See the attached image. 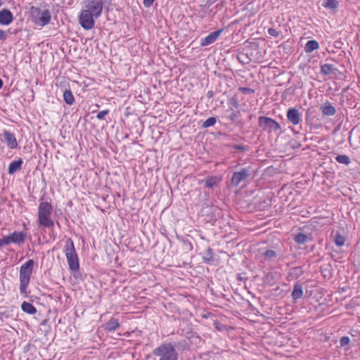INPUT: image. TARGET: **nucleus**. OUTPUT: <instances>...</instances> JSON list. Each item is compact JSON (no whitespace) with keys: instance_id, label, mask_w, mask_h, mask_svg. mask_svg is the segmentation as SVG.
Returning <instances> with one entry per match:
<instances>
[{"instance_id":"c03bdc74","label":"nucleus","mask_w":360,"mask_h":360,"mask_svg":"<svg viewBox=\"0 0 360 360\" xmlns=\"http://www.w3.org/2000/svg\"><path fill=\"white\" fill-rule=\"evenodd\" d=\"M346 241V238L344 236H342L339 232V247L343 245Z\"/></svg>"},{"instance_id":"423d86ee","label":"nucleus","mask_w":360,"mask_h":360,"mask_svg":"<svg viewBox=\"0 0 360 360\" xmlns=\"http://www.w3.org/2000/svg\"><path fill=\"white\" fill-rule=\"evenodd\" d=\"M29 13L32 22H49L51 18L49 6L46 4H41L39 7L32 6Z\"/></svg>"},{"instance_id":"13d9d810","label":"nucleus","mask_w":360,"mask_h":360,"mask_svg":"<svg viewBox=\"0 0 360 360\" xmlns=\"http://www.w3.org/2000/svg\"><path fill=\"white\" fill-rule=\"evenodd\" d=\"M3 85H4L3 80L0 78V89L2 88Z\"/></svg>"},{"instance_id":"58836bf2","label":"nucleus","mask_w":360,"mask_h":360,"mask_svg":"<svg viewBox=\"0 0 360 360\" xmlns=\"http://www.w3.org/2000/svg\"><path fill=\"white\" fill-rule=\"evenodd\" d=\"M293 271L292 274H294L296 276V277L300 276L303 274V271L301 266H297L292 269Z\"/></svg>"},{"instance_id":"bb28decb","label":"nucleus","mask_w":360,"mask_h":360,"mask_svg":"<svg viewBox=\"0 0 360 360\" xmlns=\"http://www.w3.org/2000/svg\"><path fill=\"white\" fill-rule=\"evenodd\" d=\"M319 48V43L316 40H309L304 46L306 53H311Z\"/></svg>"},{"instance_id":"e2e57ef3","label":"nucleus","mask_w":360,"mask_h":360,"mask_svg":"<svg viewBox=\"0 0 360 360\" xmlns=\"http://www.w3.org/2000/svg\"><path fill=\"white\" fill-rule=\"evenodd\" d=\"M41 26H44L46 24H44V23H41V24H39Z\"/></svg>"},{"instance_id":"c9c22d12","label":"nucleus","mask_w":360,"mask_h":360,"mask_svg":"<svg viewBox=\"0 0 360 360\" xmlns=\"http://www.w3.org/2000/svg\"><path fill=\"white\" fill-rule=\"evenodd\" d=\"M349 333L353 338V342H356V340L360 338V332L357 330L351 329Z\"/></svg>"},{"instance_id":"6e6552de","label":"nucleus","mask_w":360,"mask_h":360,"mask_svg":"<svg viewBox=\"0 0 360 360\" xmlns=\"http://www.w3.org/2000/svg\"><path fill=\"white\" fill-rule=\"evenodd\" d=\"M258 126L263 131H266L269 134L281 131L280 124L275 120L266 116H259L258 117Z\"/></svg>"},{"instance_id":"4d7b16f0","label":"nucleus","mask_w":360,"mask_h":360,"mask_svg":"<svg viewBox=\"0 0 360 360\" xmlns=\"http://www.w3.org/2000/svg\"><path fill=\"white\" fill-rule=\"evenodd\" d=\"M344 96H345L344 95H342V97L340 98V103H341V104L342 105H344V104H343V103H344V99H343Z\"/></svg>"},{"instance_id":"c85d7f7f","label":"nucleus","mask_w":360,"mask_h":360,"mask_svg":"<svg viewBox=\"0 0 360 360\" xmlns=\"http://www.w3.org/2000/svg\"><path fill=\"white\" fill-rule=\"evenodd\" d=\"M335 65L332 64H324L321 66V72L324 75L335 74Z\"/></svg>"},{"instance_id":"cd10ccee","label":"nucleus","mask_w":360,"mask_h":360,"mask_svg":"<svg viewBox=\"0 0 360 360\" xmlns=\"http://www.w3.org/2000/svg\"><path fill=\"white\" fill-rule=\"evenodd\" d=\"M203 260L207 264L214 261L213 250L211 248H208L204 252Z\"/></svg>"},{"instance_id":"b1692460","label":"nucleus","mask_w":360,"mask_h":360,"mask_svg":"<svg viewBox=\"0 0 360 360\" xmlns=\"http://www.w3.org/2000/svg\"><path fill=\"white\" fill-rule=\"evenodd\" d=\"M321 274L326 279H330L333 276V269L330 264H324L321 267Z\"/></svg>"},{"instance_id":"a211bd4d","label":"nucleus","mask_w":360,"mask_h":360,"mask_svg":"<svg viewBox=\"0 0 360 360\" xmlns=\"http://www.w3.org/2000/svg\"><path fill=\"white\" fill-rule=\"evenodd\" d=\"M120 327L118 319L111 318L105 325V329L109 332H114Z\"/></svg>"},{"instance_id":"393cba45","label":"nucleus","mask_w":360,"mask_h":360,"mask_svg":"<svg viewBox=\"0 0 360 360\" xmlns=\"http://www.w3.org/2000/svg\"><path fill=\"white\" fill-rule=\"evenodd\" d=\"M8 32H9L10 34H19L20 38L27 37L30 35L28 30H27L26 29L22 30V28H18V27L9 28L8 30Z\"/></svg>"},{"instance_id":"c756f323","label":"nucleus","mask_w":360,"mask_h":360,"mask_svg":"<svg viewBox=\"0 0 360 360\" xmlns=\"http://www.w3.org/2000/svg\"><path fill=\"white\" fill-rule=\"evenodd\" d=\"M353 341L349 336H342L340 340V347H345L346 350L350 348V345H352Z\"/></svg>"},{"instance_id":"72a5a7b5","label":"nucleus","mask_w":360,"mask_h":360,"mask_svg":"<svg viewBox=\"0 0 360 360\" xmlns=\"http://www.w3.org/2000/svg\"><path fill=\"white\" fill-rule=\"evenodd\" d=\"M322 6L328 9H335L337 6L336 0H323Z\"/></svg>"},{"instance_id":"7c9ffc66","label":"nucleus","mask_w":360,"mask_h":360,"mask_svg":"<svg viewBox=\"0 0 360 360\" xmlns=\"http://www.w3.org/2000/svg\"><path fill=\"white\" fill-rule=\"evenodd\" d=\"M226 112L229 113V119L232 122H236L238 117L240 116V112L239 111H235L231 108L227 109Z\"/></svg>"},{"instance_id":"39448f33","label":"nucleus","mask_w":360,"mask_h":360,"mask_svg":"<svg viewBox=\"0 0 360 360\" xmlns=\"http://www.w3.org/2000/svg\"><path fill=\"white\" fill-rule=\"evenodd\" d=\"M258 43L253 42L247 46L243 51L238 56V59L243 63H249L250 61H257L261 58Z\"/></svg>"},{"instance_id":"0e129e2a","label":"nucleus","mask_w":360,"mask_h":360,"mask_svg":"<svg viewBox=\"0 0 360 360\" xmlns=\"http://www.w3.org/2000/svg\"><path fill=\"white\" fill-rule=\"evenodd\" d=\"M252 116H253V115H251L250 116V119H252Z\"/></svg>"},{"instance_id":"4468645a","label":"nucleus","mask_w":360,"mask_h":360,"mask_svg":"<svg viewBox=\"0 0 360 360\" xmlns=\"http://www.w3.org/2000/svg\"><path fill=\"white\" fill-rule=\"evenodd\" d=\"M22 164L23 160L20 158L16 160L12 161L8 165V173L9 174H13L16 172L20 171L22 169Z\"/></svg>"},{"instance_id":"de8ad7c7","label":"nucleus","mask_w":360,"mask_h":360,"mask_svg":"<svg viewBox=\"0 0 360 360\" xmlns=\"http://www.w3.org/2000/svg\"><path fill=\"white\" fill-rule=\"evenodd\" d=\"M154 1L155 0H143V4L146 7L148 8L153 4Z\"/></svg>"},{"instance_id":"3c124183","label":"nucleus","mask_w":360,"mask_h":360,"mask_svg":"<svg viewBox=\"0 0 360 360\" xmlns=\"http://www.w3.org/2000/svg\"><path fill=\"white\" fill-rule=\"evenodd\" d=\"M206 96H207V97L208 98H212V97H213V96H214V93H213V91H207V94H206Z\"/></svg>"},{"instance_id":"412c9836","label":"nucleus","mask_w":360,"mask_h":360,"mask_svg":"<svg viewBox=\"0 0 360 360\" xmlns=\"http://www.w3.org/2000/svg\"><path fill=\"white\" fill-rule=\"evenodd\" d=\"M221 216V210L217 207L212 208L210 214L208 215L210 222L215 223Z\"/></svg>"},{"instance_id":"6e6d98bb","label":"nucleus","mask_w":360,"mask_h":360,"mask_svg":"<svg viewBox=\"0 0 360 360\" xmlns=\"http://www.w3.org/2000/svg\"><path fill=\"white\" fill-rule=\"evenodd\" d=\"M165 232H167V230H165V232H163L162 234L165 236L168 241L171 242L170 239L169 238L168 236L165 233Z\"/></svg>"},{"instance_id":"473e14b6","label":"nucleus","mask_w":360,"mask_h":360,"mask_svg":"<svg viewBox=\"0 0 360 360\" xmlns=\"http://www.w3.org/2000/svg\"><path fill=\"white\" fill-rule=\"evenodd\" d=\"M217 122V119L214 117H210L207 119L201 125L202 129L208 128L214 126Z\"/></svg>"},{"instance_id":"f03ea898","label":"nucleus","mask_w":360,"mask_h":360,"mask_svg":"<svg viewBox=\"0 0 360 360\" xmlns=\"http://www.w3.org/2000/svg\"><path fill=\"white\" fill-rule=\"evenodd\" d=\"M43 200L44 197L39 199L37 221L39 226L49 229L54 226V221L51 219L53 206L51 202L43 201Z\"/></svg>"},{"instance_id":"09e8293b","label":"nucleus","mask_w":360,"mask_h":360,"mask_svg":"<svg viewBox=\"0 0 360 360\" xmlns=\"http://www.w3.org/2000/svg\"><path fill=\"white\" fill-rule=\"evenodd\" d=\"M6 38V32L0 30V40H5Z\"/></svg>"},{"instance_id":"e433bc0d","label":"nucleus","mask_w":360,"mask_h":360,"mask_svg":"<svg viewBox=\"0 0 360 360\" xmlns=\"http://www.w3.org/2000/svg\"><path fill=\"white\" fill-rule=\"evenodd\" d=\"M339 163L347 165L350 163V158L346 155H339Z\"/></svg>"},{"instance_id":"5fc2aeb1","label":"nucleus","mask_w":360,"mask_h":360,"mask_svg":"<svg viewBox=\"0 0 360 360\" xmlns=\"http://www.w3.org/2000/svg\"><path fill=\"white\" fill-rule=\"evenodd\" d=\"M165 232H167V230H165V232H163L162 234L165 236L168 241L171 242L170 239L169 238L168 236L165 233Z\"/></svg>"},{"instance_id":"a18cd8bd","label":"nucleus","mask_w":360,"mask_h":360,"mask_svg":"<svg viewBox=\"0 0 360 360\" xmlns=\"http://www.w3.org/2000/svg\"><path fill=\"white\" fill-rule=\"evenodd\" d=\"M230 104L232 107L235 108H239V103L234 98H231L230 101Z\"/></svg>"},{"instance_id":"37998d69","label":"nucleus","mask_w":360,"mask_h":360,"mask_svg":"<svg viewBox=\"0 0 360 360\" xmlns=\"http://www.w3.org/2000/svg\"><path fill=\"white\" fill-rule=\"evenodd\" d=\"M82 28L86 30L89 31L94 28L95 24H80Z\"/></svg>"},{"instance_id":"79ce46f5","label":"nucleus","mask_w":360,"mask_h":360,"mask_svg":"<svg viewBox=\"0 0 360 360\" xmlns=\"http://www.w3.org/2000/svg\"><path fill=\"white\" fill-rule=\"evenodd\" d=\"M232 147L235 150L245 152L248 146H245L243 145H233Z\"/></svg>"},{"instance_id":"8fccbe9b","label":"nucleus","mask_w":360,"mask_h":360,"mask_svg":"<svg viewBox=\"0 0 360 360\" xmlns=\"http://www.w3.org/2000/svg\"><path fill=\"white\" fill-rule=\"evenodd\" d=\"M345 226L347 227L346 221L345 220H340L339 221V229L342 228L343 229Z\"/></svg>"},{"instance_id":"2eb2a0df","label":"nucleus","mask_w":360,"mask_h":360,"mask_svg":"<svg viewBox=\"0 0 360 360\" xmlns=\"http://www.w3.org/2000/svg\"><path fill=\"white\" fill-rule=\"evenodd\" d=\"M172 346L179 352H184L191 349V343L188 340L184 339L179 342H174Z\"/></svg>"},{"instance_id":"6ab92c4d","label":"nucleus","mask_w":360,"mask_h":360,"mask_svg":"<svg viewBox=\"0 0 360 360\" xmlns=\"http://www.w3.org/2000/svg\"><path fill=\"white\" fill-rule=\"evenodd\" d=\"M321 110L323 114L327 116L333 115L336 112L335 108L329 102H326L321 106Z\"/></svg>"},{"instance_id":"a19ab883","label":"nucleus","mask_w":360,"mask_h":360,"mask_svg":"<svg viewBox=\"0 0 360 360\" xmlns=\"http://www.w3.org/2000/svg\"><path fill=\"white\" fill-rule=\"evenodd\" d=\"M330 240L338 246V231H333L330 236Z\"/></svg>"},{"instance_id":"f3484780","label":"nucleus","mask_w":360,"mask_h":360,"mask_svg":"<svg viewBox=\"0 0 360 360\" xmlns=\"http://www.w3.org/2000/svg\"><path fill=\"white\" fill-rule=\"evenodd\" d=\"M13 16L10 10L4 8L0 11V22H12Z\"/></svg>"},{"instance_id":"f8f14e48","label":"nucleus","mask_w":360,"mask_h":360,"mask_svg":"<svg viewBox=\"0 0 360 360\" xmlns=\"http://www.w3.org/2000/svg\"><path fill=\"white\" fill-rule=\"evenodd\" d=\"M288 120L294 125L298 124L301 121V113L295 108H290L286 113Z\"/></svg>"},{"instance_id":"0eeeda50","label":"nucleus","mask_w":360,"mask_h":360,"mask_svg":"<svg viewBox=\"0 0 360 360\" xmlns=\"http://www.w3.org/2000/svg\"><path fill=\"white\" fill-rule=\"evenodd\" d=\"M159 360H178V353L172 343H163L152 352Z\"/></svg>"},{"instance_id":"ea45409f","label":"nucleus","mask_w":360,"mask_h":360,"mask_svg":"<svg viewBox=\"0 0 360 360\" xmlns=\"http://www.w3.org/2000/svg\"><path fill=\"white\" fill-rule=\"evenodd\" d=\"M268 33L272 37H278L280 35L281 32L274 28H269L268 30Z\"/></svg>"},{"instance_id":"49530a36","label":"nucleus","mask_w":360,"mask_h":360,"mask_svg":"<svg viewBox=\"0 0 360 360\" xmlns=\"http://www.w3.org/2000/svg\"><path fill=\"white\" fill-rule=\"evenodd\" d=\"M240 91L243 94H250V93H253L254 92L253 89H252L250 88H248V87H243V88L240 89Z\"/></svg>"},{"instance_id":"4be33fe9","label":"nucleus","mask_w":360,"mask_h":360,"mask_svg":"<svg viewBox=\"0 0 360 360\" xmlns=\"http://www.w3.org/2000/svg\"><path fill=\"white\" fill-rule=\"evenodd\" d=\"M21 309L22 310L29 314H34L37 312L36 307L32 304L28 302L24 301L21 304Z\"/></svg>"},{"instance_id":"f704fd0d","label":"nucleus","mask_w":360,"mask_h":360,"mask_svg":"<svg viewBox=\"0 0 360 360\" xmlns=\"http://www.w3.org/2000/svg\"><path fill=\"white\" fill-rule=\"evenodd\" d=\"M263 255L265 257V259L270 260L274 258L277 255V254L276 251L273 250H267L264 252Z\"/></svg>"},{"instance_id":"603ef678","label":"nucleus","mask_w":360,"mask_h":360,"mask_svg":"<svg viewBox=\"0 0 360 360\" xmlns=\"http://www.w3.org/2000/svg\"><path fill=\"white\" fill-rule=\"evenodd\" d=\"M344 77H345V76L344 75V74H342L340 70H339V77H338V79H343Z\"/></svg>"},{"instance_id":"dca6fc26","label":"nucleus","mask_w":360,"mask_h":360,"mask_svg":"<svg viewBox=\"0 0 360 360\" xmlns=\"http://www.w3.org/2000/svg\"><path fill=\"white\" fill-rule=\"evenodd\" d=\"M291 296L294 301H297L303 296V287L302 284L297 282L294 284Z\"/></svg>"},{"instance_id":"4c0bfd02","label":"nucleus","mask_w":360,"mask_h":360,"mask_svg":"<svg viewBox=\"0 0 360 360\" xmlns=\"http://www.w3.org/2000/svg\"><path fill=\"white\" fill-rule=\"evenodd\" d=\"M109 110H104L102 111H100L96 115V118L99 120H103L105 119V117L109 114Z\"/></svg>"},{"instance_id":"5701e85b","label":"nucleus","mask_w":360,"mask_h":360,"mask_svg":"<svg viewBox=\"0 0 360 360\" xmlns=\"http://www.w3.org/2000/svg\"><path fill=\"white\" fill-rule=\"evenodd\" d=\"M221 181V179L217 176H208L205 179V186L207 188H213L217 186Z\"/></svg>"},{"instance_id":"ddd939ff","label":"nucleus","mask_w":360,"mask_h":360,"mask_svg":"<svg viewBox=\"0 0 360 360\" xmlns=\"http://www.w3.org/2000/svg\"><path fill=\"white\" fill-rule=\"evenodd\" d=\"M3 137L9 148L14 149L17 148L18 142L13 133L5 130L3 132Z\"/></svg>"},{"instance_id":"7ed1b4c3","label":"nucleus","mask_w":360,"mask_h":360,"mask_svg":"<svg viewBox=\"0 0 360 360\" xmlns=\"http://www.w3.org/2000/svg\"><path fill=\"white\" fill-rule=\"evenodd\" d=\"M34 262L29 259L20 268V292L27 296V288L30 281V278L34 269Z\"/></svg>"},{"instance_id":"9d476101","label":"nucleus","mask_w":360,"mask_h":360,"mask_svg":"<svg viewBox=\"0 0 360 360\" xmlns=\"http://www.w3.org/2000/svg\"><path fill=\"white\" fill-rule=\"evenodd\" d=\"M26 238V233L22 231H14L8 236H3L0 238V248L11 243L20 244L22 243Z\"/></svg>"},{"instance_id":"f257e3e1","label":"nucleus","mask_w":360,"mask_h":360,"mask_svg":"<svg viewBox=\"0 0 360 360\" xmlns=\"http://www.w3.org/2000/svg\"><path fill=\"white\" fill-rule=\"evenodd\" d=\"M103 4L101 0H86L85 9L79 15V22H94L101 13Z\"/></svg>"},{"instance_id":"2f4dec72","label":"nucleus","mask_w":360,"mask_h":360,"mask_svg":"<svg viewBox=\"0 0 360 360\" xmlns=\"http://www.w3.org/2000/svg\"><path fill=\"white\" fill-rule=\"evenodd\" d=\"M176 238L182 242L185 250H191L193 249L192 243L188 239L184 238L182 236H179L177 233Z\"/></svg>"},{"instance_id":"a878e982","label":"nucleus","mask_w":360,"mask_h":360,"mask_svg":"<svg viewBox=\"0 0 360 360\" xmlns=\"http://www.w3.org/2000/svg\"><path fill=\"white\" fill-rule=\"evenodd\" d=\"M63 100L69 105H72L75 103V97L70 89H65L63 91Z\"/></svg>"},{"instance_id":"052dcab7","label":"nucleus","mask_w":360,"mask_h":360,"mask_svg":"<svg viewBox=\"0 0 360 360\" xmlns=\"http://www.w3.org/2000/svg\"><path fill=\"white\" fill-rule=\"evenodd\" d=\"M28 347H29V345H27L25 349H24V351L26 352V351H28Z\"/></svg>"},{"instance_id":"680f3d73","label":"nucleus","mask_w":360,"mask_h":360,"mask_svg":"<svg viewBox=\"0 0 360 360\" xmlns=\"http://www.w3.org/2000/svg\"><path fill=\"white\" fill-rule=\"evenodd\" d=\"M3 4V0H0V6Z\"/></svg>"},{"instance_id":"aec40b11","label":"nucleus","mask_w":360,"mask_h":360,"mask_svg":"<svg viewBox=\"0 0 360 360\" xmlns=\"http://www.w3.org/2000/svg\"><path fill=\"white\" fill-rule=\"evenodd\" d=\"M311 240V237L309 235L304 233L303 232H299L294 236V240L299 245H303L308 240Z\"/></svg>"},{"instance_id":"9b49d317","label":"nucleus","mask_w":360,"mask_h":360,"mask_svg":"<svg viewBox=\"0 0 360 360\" xmlns=\"http://www.w3.org/2000/svg\"><path fill=\"white\" fill-rule=\"evenodd\" d=\"M224 31L225 28L224 27L212 32L207 37L201 39L200 46H207L213 44L219 39V37L224 32Z\"/></svg>"},{"instance_id":"bf43d9fd","label":"nucleus","mask_w":360,"mask_h":360,"mask_svg":"<svg viewBox=\"0 0 360 360\" xmlns=\"http://www.w3.org/2000/svg\"><path fill=\"white\" fill-rule=\"evenodd\" d=\"M338 131V126L334 127L333 133L336 132Z\"/></svg>"},{"instance_id":"1a4fd4ad","label":"nucleus","mask_w":360,"mask_h":360,"mask_svg":"<svg viewBox=\"0 0 360 360\" xmlns=\"http://www.w3.org/2000/svg\"><path fill=\"white\" fill-rule=\"evenodd\" d=\"M252 174V172L250 167H243L239 171L234 172L231 179V186L238 187L240 183L246 181Z\"/></svg>"},{"instance_id":"864d4df0","label":"nucleus","mask_w":360,"mask_h":360,"mask_svg":"<svg viewBox=\"0 0 360 360\" xmlns=\"http://www.w3.org/2000/svg\"><path fill=\"white\" fill-rule=\"evenodd\" d=\"M236 278H237L238 281H243V277L240 274H238Z\"/></svg>"},{"instance_id":"20e7f679","label":"nucleus","mask_w":360,"mask_h":360,"mask_svg":"<svg viewBox=\"0 0 360 360\" xmlns=\"http://www.w3.org/2000/svg\"><path fill=\"white\" fill-rule=\"evenodd\" d=\"M64 252L70 271L72 273L78 271L79 269V258L75 248L74 242L72 238H69L67 239L65 245Z\"/></svg>"}]
</instances>
